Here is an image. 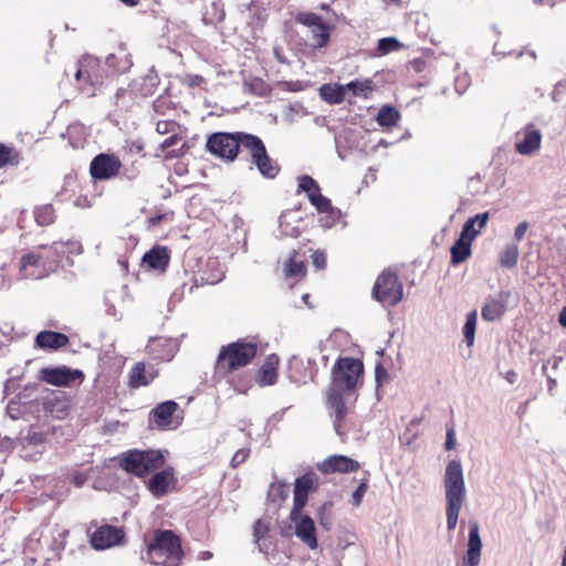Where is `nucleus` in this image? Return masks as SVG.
I'll return each mask as SVG.
<instances>
[{"mask_svg": "<svg viewBox=\"0 0 566 566\" xmlns=\"http://www.w3.org/2000/svg\"><path fill=\"white\" fill-rule=\"evenodd\" d=\"M321 97L329 104H339L346 97V87L344 85L324 84L319 88Z\"/></svg>", "mask_w": 566, "mask_h": 566, "instance_id": "obj_28", "label": "nucleus"}, {"mask_svg": "<svg viewBox=\"0 0 566 566\" xmlns=\"http://www.w3.org/2000/svg\"><path fill=\"white\" fill-rule=\"evenodd\" d=\"M181 557L179 538L169 530L155 531L153 541L147 544L146 553L142 555L144 560L163 566H179Z\"/></svg>", "mask_w": 566, "mask_h": 566, "instance_id": "obj_3", "label": "nucleus"}, {"mask_svg": "<svg viewBox=\"0 0 566 566\" xmlns=\"http://www.w3.org/2000/svg\"><path fill=\"white\" fill-rule=\"evenodd\" d=\"M505 378H506V380H507L509 382L513 384V382L516 380L517 375H516V373H515V371L510 370V371H507V373H506Z\"/></svg>", "mask_w": 566, "mask_h": 566, "instance_id": "obj_59", "label": "nucleus"}, {"mask_svg": "<svg viewBox=\"0 0 566 566\" xmlns=\"http://www.w3.org/2000/svg\"><path fill=\"white\" fill-rule=\"evenodd\" d=\"M265 532H266V528L263 526L262 522L258 521L255 526H254V535H255V537L260 538L261 536L264 535Z\"/></svg>", "mask_w": 566, "mask_h": 566, "instance_id": "obj_57", "label": "nucleus"}, {"mask_svg": "<svg viewBox=\"0 0 566 566\" xmlns=\"http://www.w3.org/2000/svg\"><path fill=\"white\" fill-rule=\"evenodd\" d=\"M277 356H269L255 376L256 384L261 387L274 385L277 378Z\"/></svg>", "mask_w": 566, "mask_h": 566, "instance_id": "obj_23", "label": "nucleus"}, {"mask_svg": "<svg viewBox=\"0 0 566 566\" xmlns=\"http://www.w3.org/2000/svg\"><path fill=\"white\" fill-rule=\"evenodd\" d=\"M165 455L159 450H129L122 454L119 464L128 473L143 476L161 468Z\"/></svg>", "mask_w": 566, "mask_h": 566, "instance_id": "obj_6", "label": "nucleus"}, {"mask_svg": "<svg viewBox=\"0 0 566 566\" xmlns=\"http://www.w3.org/2000/svg\"><path fill=\"white\" fill-rule=\"evenodd\" d=\"M290 518L294 525V534L310 549L317 548L316 527L314 520L304 514L303 510L292 509Z\"/></svg>", "mask_w": 566, "mask_h": 566, "instance_id": "obj_10", "label": "nucleus"}, {"mask_svg": "<svg viewBox=\"0 0 566 566\" xmlns=\"http://www.w3.org/2000/svg\"><path fill=\"white\" fill-rule=\"evenodd\" d=\"M371 296L382 306H394L403 296L402 285H374Z\"/></svg>", "mask_w": 566, "mask_h": 566, "instance_id": "obj_21", "label": "nucleus"}, {"mask_svg": "<svg viewBox=\"0 0 566 566\" xmlns=\"http://www.w3.org/2000/svg\"><path fill=\"white\" fill-rule=\"evenodd\" d=\"M97 64L96 60L86 56L78 62V67L75 71V78L80 82L78 88L87 96L95 95V86L101 84V81L95 72L92 71Z\"/></svg>", "mask_w": 566, "mask_h": 566, "instance_id": "obj_12", "label": "nucleus"}, {"mask_svg": "<svg viewBox=\"0 0 566 566\" xmlns=\"http://www.w3.org/2000/svg\"><path fill=\"white\" fill-rule=\"evenodd\" d=\"M510 306V302H506V304L502 303L501 301H495V298L489 300L485 305L482 307V317L485 321H495L500 318L506 307Z\"/></svg>", "mask_w": 566, "mask_h": 566, "instance_id": "obj_31", "label": "nucleus"}, {"mask_svg": "<svg viewBox=\"0 0 566 566\" xmlns=\"http://www.w3.org/2000/svg\"><path fill=\"white\" fill-rule=\"evenodd\" d=\"M243 148L251 155L252 163L265 178H274L280 167L269 157L263 142L255 135L239 133V149Z\"/></svg>", "mask_w": 566, "mask_h": 566, "instance_id": "obj_7", "label": "nucleus"}, {"mask_svg": "<svg viewBox=\"0 0 566 566\" xmlns=\"http://www.w3.org/2000/svg\"><path fill=\"white\" fill-rule=\"evenodd\" d=\"M39 248L49 250L53 254V260L48 263L49 256L44 258L34 252L24 254L21 258V271L23 272L24 279L41 280L46 276L49 272L55 271L63 259H66V253H63L62 249H53L52 244H42Z\"/></svg>", "mask_w": 566, "mask_h": 566, "instance_id": "obj_5", "label": "nucleus"}, {"mask_svg": "<svg viewBox=\"0 0 566 566\" xmlns=\"http://www.w3.org/2000/svg\"><path fill=\"white\" fill-rule=\"evenodd\" d=\"M304 262L302 260L296 259V253L289 259V262L285 266V273L287 277H297L304 274Z\"/></svg>", "mask_w": 566, "mask_h": 566, "instance_id": "obj_44", "label": "nucleus"}, {"mask_svg": "<svg viewBox=\"0 0 566 566\" xmlns=\"http://www.w3.org/2000/svg\"><path fill=\"white\" fill-rule=\"evenodd\" d=\"M344 86L346 87V92L350 91L354 96L367 97L368 93H370L373 90L371 82L368 80L352 81Z\"/></svg>", "mask_w": 566, "mask_h": 566, "instance_id": "obj_42", "label": "nucleus"}, {"mask_svg": "<svg viewBox=\"0 0 566 566\" xmlns=\"http://www.w3.org/2000/svg\"><path fill=\"white\" fill-rule=\"evenodd\" d=\"M495 301H501L502 303L506 304V302H510V306L516 303V297L513 296L509 291H502L499 295V298H495Z\"/></svg>", "mask_w": 566, "mask_h": 566, "instance_id": "obj_55", "label": "nucleus"}, {"mask_svg": "<svg viewBox=\"0 0 566 566\" xmlns=\"http://www.w3.org/2000/svg\"><path fill=\"white\" fill-rule=\"evenodd\" d=\"M298 189L307 195L310 201L311 196H316L321 193V188L318 184L311 176L307 175H304L298 178Z\"/></svg>", "mask_w": 566, "mask_h": 566, "instance_id": "obj_41", "label": "nucleus"}, {"mask_svg": "<svg viewBox=\"0 0 566 566\" xmlns=\"http://www.w3.org/2000/svg\"><path fill=\"white\" fill-rule=\"evenodd\" d=\"M397 272L392 268L385 269L377 277L375 283H397Z\"/></svg>", "mask_w": 566, "mask_h": 566, "instance_id": "obj_46", "label": "nucleus"}, {"mask_svg": "<svg viewBox=\"0 0 566 566\" xmlns=\"http://www.w3.org/2000/svg\"><path fill=\"white\" fill-rule=\"evenodd\" d=\"M250 454L249 449H239L232 457L230 464L232 468H237L243 463Z\"/></svg>", "mask_w": 566, "mask_h": 566, "instance_id": "obj_49", "label": "nucleus"}, {"mask_svg": "<svg viewBox=\"0 0 566 566\" xmlns=\"http://www.w3.org/2000/svg\"><path fill=\"white\" fill-rule=\"evenodd\" d=\"M156 130L160 135L170 134L179 130V125L175 120H159Z\"/></svg>", "mask_w": 566, "mask_h": 566, "instance_id": "obj_45", "label": "nucleus"}, {"mask_svg": "<svg viewBox=\"0 0 566 566\" xmlns=\"http://www.w3.org/2000/svg\"><path fill=\"white\" fill-rule=\"evenodd\" d=\"M476 321L478 315L475 311L470 312L467 315L465 324L463 326V336L468 346H472L474 343Z\"/></svg>", "mask_w": 566, "mask_h": 566, "instance_id": "obj_40", "label": "nucleus"}, {"mask_svg": "<svg viewBox=\"0 0 566 566\" xmlns=\"http://www.w3.org/2000/svg\"><path fill=\"white\" fill-rule=\"evenodd\" d=\"M34 220L38 226L46 227L54 222L55 211L52 205L39 206L34 209Z\"/></svg>", "mask_w": 566, "mask_h": 566, "instance_id": "obj_34", "label": "nucleus"}, {"mask_svg": "<svg viewBox=\"0 0 566 566\" xmlns=\"http://www.w3.org/2000/svg\"><path fill=\"white\" fill-rule=\"evenodd\" d=\"M559 323L562 326L566 327V305L563 307V310L559 313Z\"/></svg>", "mask_w": 566, "mask_h": 566, "instance_id": "obj_58", "label": "nucleus"}, {"mask_svg": "<svg viewBox=\"0 0 566 566\" xmlns=\"http://www.w3.org/2000/svg\"><path fill=\"white\" fill-rule=\"evenodd\" d=\"M27 439L29 440V442H30L31 444H35V446H38V444H41V443H43V442H44L45 437H44V434H43L42 432H39V431H30V432L28 433Z\"/></svg>", "mask_w": 566, "mask_h": 566, "instance_id": "obj_53", "label": "nucleus"}, {"mask_svg": "<svg viewBox=\"0 0 566 566\" xmlns=\"http://www.w3.org/2000/svg\"><path fill=\"white\" fill-rule=\"evenodd\" d=\"M455 446L454 430L449 429L447 432L446 449L452 450Z\"/></svg>", "mask_w": 566, "mask_h": 566, "instance_id": "obj_56", "label": "nucleus"}, {"mask_svg": "<svg viewBox=\"0 0 566 566\" xmlns=\"http://www.w3.org/2000/svg\"><path fill=\"white\" fill-rule=\"evenodd\" d=\"M239 133L211 134L206 144L208 151L226 161H233L239 154Z\"/></svg>", "mask_w": 566, "mask_h": 566, "instance_id": "obj_8", "label": "nucleus"}, {"mask_svg": "<svg viewBox=\"0 0 566 566\" xmlns=\"http://www.w3.org/2000/svg\"><path fill=\"white\" fill-rule=\"evenodd\" d=\"M310 202L317 209L318 212L331 214L333 220L331 223H326V226H332L335 222L336 218L339 216V210L335 209L332 206L331 200L327 197L323 196L322 192L316 196H311Z\"/></svg>", "mask_w": 566, "mask_h": 566, "instance_id": "obj_32", "label": "nucleus"}, {"mask_svg": "<svg viewBox=\"0 0 566 566\" xmlns=\"http://www.w3.org/2000/svg\"><path fill=\"white\" fill-rule=\"evenodd\" d=\"M256 355V345L247 342H235L222 346L216 361V369L220 374L233 371L247 366Z\"/></svg>", "mask_w": 566, "mask_h": 566, "instance_id": "obj_4", "label": "nucleus"}, {"mask_svg": "<svg viewBox=\"0 0 566 566\" xmlns=\"http://www.w3.org/2000/svg\"><path fill=\"white\" fill-rule=\"evenodd\" d=\"M530 227L527 221L520 222L514 229V240L520 242L524 239L525 233Z\"/></svg>", "mask_w": 566, "mask_h": 566, "instance_id": "obj_52", "label": "nucleus"}, {"mask_svg": "<svg viewBox=\"0 0 566 566\" xmlns=\"http://www.w3.org/2000/svg\"><path fill=\"white\" fill-rule=\"evenodd\" d=\"M35 344L40 348L57 349L69 344V337L62 333L43 331L36 335Z\"/></svg>", "mask_w": 566, "mask_h": 566, "instance_id": "obj_24", "label": "nucleus"}, {"mask_svg": "<svg viewBox=\"0 0 566 566\" xmlns=\"http://www.w3.org/2000/svg\"><path fill=\"white\" fill-rule=\"evenodd\" d=\"M332 502H325L316 512L319 525L325 530H329L332 527Z\"/></svg>", "mask_w": 566, "mask_h": 566, "instance_id": "obj_43", "label": "nucleus"}, {"mask_svg": "<svg viewBox=\"0 0 566 566\" xmlns=\"http://www.w3.org/2000/svg\"><path fill=\"white\" fill-rule=\"evenodd\" d=\"M326 263V256L323 252L316 251L313 254V264L316 269H322L325 266Z\"/></svg>", "mask_w": 566, "mask_h": 566, "instance_id": "obj_54", "label": "nucleus"}, {"mask_svg": "<svg viewBox=\"0 0 566 566\" xmlns=\"http://www.w3.org/2000/svg\"><path fill=\"white\" fill-rule=\"evenodd\" d=\"M403 45L395 36L382 38L378 41L376 55L382 56L400 50Z\"/></svg>", "mask_w": 566, "mask_h": 566, "instance_id": "obj_39", "label": "nucleus"}, {"mask_svg": "<svg viewBox=\"0 0 566 566\" xmlns=\"http://www.w3.org/2000/svg\"><path fill=\"white\" fill-rule=\"evenodd\" d=\"M123 3H125L126 6H129V7H133V6H136L137 2L136 0H120Z\"/></svg>", "mask_w": 566, "mask_h": 566, "instance_id": "obj_64", "label": "nucleus"}, {"mask_svg": "<svg viewBox=\"0 0 566 566\" xmlns=\"http://www.w3.org/2000/svg\"><path fill=\"white\" fill-rule=\"evenodd\" d=\"M124 533L116 526L105 525L97 528L91 538L92 546L96 549H106L122 542Z\"/></svg>", "mask_w": 566, "mask_h": 566, "instance_id": "obj_16", "label": "nucleus"}, {"mask_svg": "<svg viewBox=\"0 0 566 566\" xmlns=\"http://www.w3.org/2000/svg\"><path fill=\"white\" fill-rule=\"evenodd\" d=\"M385 375H386V370L381 366H377L376 367V379H377V381H379L380 377L385 376Z\"/></svg>", "mask_w": 566, "mask_h": 566, "instance_id": "obj_61", "label": "nucleus"}, {"mask_svg": "<svg viewBox=\"0 0 566 566\" xmlns=\"http://www.w3.org/2000/svg\"><path fill=\"white\" fill-rule=\"evenodd\" d=\"M106 65L115 73H124L130 69L133 62L126 50L119 48L116 53H112L106 57Z\"/></svg>", "mask_w": 566, "mask_h": 566, "instance_id": "obj_27", "label": "nucleus"}, {"mask_svg": "<svg viewBox=\"0 0 566 566\" xmlns=\"http://www.w3.org/2000/svg\"><path fill=\"white\" fill-rule=\"evenodd\" d=\"M175 485L172 469H165L155 473L148 481V489L155 496L165 495Z\"/></svg>", "mask_w": 566, "mask_h": 566, "instance_id": "obj_22", "label": "nucleus"}, {"mask_svg": "<svg viewBox=\"0 0 566 566\" xmlns=\"http://www.w3.org/2000/svg\"><path fill=\"white\" fill-rule=\"evenodd\" d=\"M19 163L20 156L15 148L0 144V168L7 165L17 166Z\"/></svg>", "mask_w": 566, "mask_h": 566, "instance_id": "obj_38", "label": "nucleus"}, {"mask_svg": "<svg viewBox=\"0 0 566 566\" xmlns=\"http://www.w3.org/2000/svg\"><path fill=\"white\" fill-rule=\"evenodd\" d=\"M177 408L178 405L172 400H168L158 405L157 408L153 411L154 421L156 424L164 429L168 428L171 424V418Z\"/></svg>", "mask_w": 566, "mask_h": 566, "instance_id": "obj_26", "label": "nucleus"}, {"mask_svg": "<svg viewBox=\"0 0 566 566\" xmlns=\"http://www.w3.org/2000/svg\"><path fill=\"white\" fill-rule=\"evenodd\" d=\"M295 21L308 29L314 48L321 49L328 44L332 28L319 15L313 12H300Z\"/></svg>", "mask_w": 566, "mask_h": 566, "instance_id": "obj_9", "label": "nucleus"}, {"mask_svg": "<svg viewBox=\"0 0 566 566\" xmlns=\"http://www.w3.org/2000/svg\"><path fill=\"white\" fill-rule=\"evenodd\" d=\"M318 476L313 473H306L296 479L294 484V504L293 509L303 510L307 502L308 493L316 489Z\"/></svg>", "mask_w": 566, "mask_h": 566, "instance_id": "obj_17", "label": "nucleus"}, {"mask_svg": "<svg viewBox=\"0 0 566 566\" xmlns=\"http://www.w3.org/2000/svg\"><path fill=\"white\" fill-rule=\"evenodd\" d=\"M73 482H74V484H75L76 486H82V485H83V483L85 482V478H84V476H82V475H75V476L73 478Z\"/></svg>", "mask_w": 566, "mask_h": 566, "instance_id": "obj_60", "label": "nucleus"}, {"mask_svg": "<svg viewBox=\"0 0 566 566\" xmlns=\"http://www.w3.org/2000/svg\"><path fill=\"white\" fill-rule=\"evenodd\" d=\"M154 374L146 370L144 363H137L130 370L129 382L133 387L146 386L154 379Z\"/></svg>", "mask_w": 566, "mask_h": 566, "instance_id": "obj_29", "label": "nucleus"}, {"mask_svg": "<svg viewBox=\"0 0 566 566\" xmlns=\"http://www.w3.org/2000/svg\"><path fill=\"white\" fill-rule=\"evenodd\" d=\"M275 57L280 63H286V59L280 53L277 49L274 50Z\"/></svg>", "mask_w": 566, "mask_h": 566, "instance_id": "obj_62", "label": "nucleus"}, {"mask_svg": "<svg viewBox=\"0 0 566 566\" xmlns=\"http://www.w3.org/2000/svg\"><path fill=\"white\" fill-rule=\"evenodd\" d=\"M470 85V77L467 73L459 75L454 81L455 91L461 95Z\"/></svg>", "mask_w": 566, "mask_h": 566, "instance_id": "obj_48", "label": "nucleus"}, {"mask_svg": "<svg viewBox=\"0 0 566 566\" xmlns=\"http://www.w3.org/2000/svg\"><path fill=\"white\" fill-rule=\"evenodd\" d=\"M122 163L115 155L99 154L93 158L90 172L94 179L107 180L119 174Z\"/></svg>", "mask_w": 566, "mask_h": 566, "instance_id": "obj_11", "label": "nucleus"}, {"mask_svg": "<svg viewBox=\"0 0 566 566\" xmlns=\"http://www.w3.org/2000/svg\"><path fill=\"white\" fill-rule=\"evenodd\" d=\"M181 140V137L179 136L178 132L170 133V136L167 137L165 140L161 142L160 148L161 150H166L170 147L176 146Z\"/></svg>", "mask_w": 566, "mask_h": 566, "instance_id": "obj_51", "label": "nucleus"}, {"mask_svg": "<svg viewBox=\"0 0 566 566\" xmlns=\"http://www.w3.org/2000/svg\"><path fill=\"white\" fill-rule=\"evenodd\" d=\"M318 469L325 474L335 472L349 473L357 471L359 469V463L349 457L334 454L319 463Z\"/></svg>", "mask_w": 566, "mask_h": 566, "instance_id": "obj_18", "label": "nucleus"}, {"mask_svg": "<svg viewBox=\"0 0 566 566\" xmlns=\"http://www.w3.org/2000/svg\"><path fill=\"white\" fill-rule=\"evenodd\" d=\"M400 118V113L389 105L382 106L376 116V120L380 126L391 127L397 124Z\"/></svg>", "mask_w": 566, "mask_h": 566, "instance_id": "obj_33", "label": "nucleus"}, {"mask_svg": "<svg viewBox=\"0 0 566 566\" xmlns=\"http://www.w3.org/2000/svg\"><path fill=\"white\" fill-rule=\"evenodd\" d=\"M471 243L465 237L460 235L451 247V259L453 263L463 262L471 254Z\"/></svg>", "mask_w": 566, "mask_h": 566, "instance_id": "obj_30", "label": "nucleus"}, {"mask_svg": "<svg viewBox=\"0 0 566 566\" xmlns=\"http://www.w3.org/2000/svg\"><path fill=\"white\" fill-rule=\"evenodd\" d=\"M53 249H62L63 253H66V261L69 264H72L70 260L71 255L81 254L83 252V248L80 241L76 240H67V241H56L52 243Z\"/></svg>", "mask_w": 566, "mask_h": 566, "instance_id": "obj_36", "label": "nucleus"}, {"mask_svg": "<svg viewBox=\"0 0 566 566\" xmlns=\"http://www.w3.org/2000/svg\"><path fill=\"white\" fill-rule=\"evenodd\" d=\"M367 484L365 482L360 483L358 488L354 491L352 495V504L354 506H359L363 500L364 494L366 493Z\"/></svg>", "mask_w": 566, "mask_h": 566, "instance_id": "obj_50", "label": "nucleus"}, {"mask_svg": "<svg viewBox=\"0 0 566 566\" xmlns=\"http://www.w3.org/2000/svg\"><path fill=\"white\" fill-rule=\"evenodd\" d=\"M489 218V212L479 213L472 218H469L463 224L460 235L465 237L470 241H473L480 231L486 226Z\"/></svg>", "mask_w": 566, "mask_h": 566, "instance_id": "obj_25", "label": "nucleus"}, {"mask_svg": "<svg viewBox=\"0 0 566 566\" xmlns=\"http://www.w3.org/2000/svg\"><path fill=\"white\" fill-rule=\"evenodd\" d=\"M363 363L357 358H339L332 369V384L327 391L326 406L338 436L344 434L343 421L347 407L343 392L353 390L363 374Z\"/></svg>", "mask_w": 566, "mask_h": 566, "instance_id": "obj_1", "label": "nucleus"}, {"mask_svg": "<svg viewBox=\"0 0 566 566\" xmlns=\"http://www.w3.org/2000/svg\"><path fill=\"white\" fill-rule=\"evenodd\" d=\"M520 250L516 243H509L500 254V262L505 268H513L518 260Z\"/></svg>", "mask_w": 566, "mask_h": 566, "instance_id": "obj_37", "label": "nucleus"}, {"mask_svg": "<svg viewBox=\"0 0 566 566\" xmlns=\"http://www.w3.org/2000/svg\"><path fill=\"white\" fill-rule=\"evenodd\" d=\"M82 373L78 370L72 371L66 367H57V368H43L40 371V378L51 385L54 386H66L71 381H73L76 376H81Z\"/></svg>", "mask_w": 566, "mask_h": 566, "instance_id": "obj_20", "label": "nucleus"}, {"mask_svg": "<svg viewBox=\"0 0 566 566\" xmlns=\"http://www.w3.org/2000/svg\"><path fill=\"white\" fill-rule=\"evenodd\" d=\"M482 539L480 536V527L478 522L471 521L469 523V538L467 545V553L463 557L465 566H479L481 562Z\"/></svg>", "mask_w": 566, "mask_h": 566, "instance_id": "obj_15", "label": "nucleus"}, {"mask_svg": "<svg viewBox=\"0 0 566 566\" xmlns=\"http://www.w3.org/2000/svg\"><path fill=\"white\" fill-rule=\"evenodd\" d=\"M170 261V250L165 245H155L142 258L140 266L146 271L164 273Z\"/></svg>", "mask_w": 566, "mask_h": 566, "instance_id": "obj_13", "label": "nucleus"}, {"mask_svg": "<svg viewBox=\"0 0 566 566\" xmlns=\"http://www.w3.org/2000/svg\"><path fill=\"white\" fill-rule=\"evenodd\" d=\"M226 17L224 9L222 3L220 2H211L207 8L206 13L203 15V22L206 24H218L223 21Z\"/></svg>", "mask_w": 566, "mask_h": 566, "instance_id": "obj_35", "label": "nucleus"}, {"mask_svg": "<svg viewBox=\"0 0 566 566\" xmlns=\"http://www.w3.org/2000/svg\"><path fill=\"white\" fill-rule=\"evenodd\" d=\"M148 354L158 360H170L177 352L175 339L166 337H151L147 345Z\"/></svg>", "mask_w": 566, "mask_h": 566, "instance_id": "obj_19", "label": "nucleus"}, {"mask_svg": "<svg viewBox=\"0 0 566 566\" xmlns=\"http://www.w3.org/2000/svg\"><path fill=\"white\" fill-rule=\"evenodd\" d=\"M542 134L532 125L516 133L515 150L524 156L535 154L541 148Z\"/></svg>", "mask_w": 566, "mask_h": 566, "instance_id": "obj_14", "label": "nucleus"}, {"mask_svg": "<svg viewBox=\"0 0 566 566\" xmlns=\"http://www.w3.org/2000/svg\"><path fill=\"white\" fill-rule=\"evenodd\" d=\"M172 220H174V212L172 211H166V212H163V213H157L155 216H151L148 219V223H149L150 227H156L159 223H161L163 221L170 222Z\"/></svg>", "mask_w": 566, "mask_h": 566, "instance_id": "obj_47", "label": "nucleus"}, {"mask_svg": "<svg viewBox=\"0 0 566 566\" xmlns=\"http://www.w3.org/2000/svg\"><path fill=\"white\" fill-rule=\"evenodd\" d=\"M446 496L447 528L453 531L457 526L460 511L467 500V488L462 464L459 460L447 463L443 476Z\"/></svg>", "mask_w": 566, "mask_h": 566, "instance_id": "obj_2", "label": "nucleus"}, {"mask_svg": "<svg viewBox=\"0 0 566 566\" xmlns=\"http://www.w3.org/2000/svg\"><path fill=\"white\" fill-rule=\"evenodd\" d=\"M283 488H284V486H283V485H280V484H279V485H272V486H271L270 492H271V493H273V492H279V493H281V492H283Z\"/></svg>", "mask_w": 566, "mask_h": 566, "instance_id": "obj_63", "label": "nucleus"}]
</instances>
